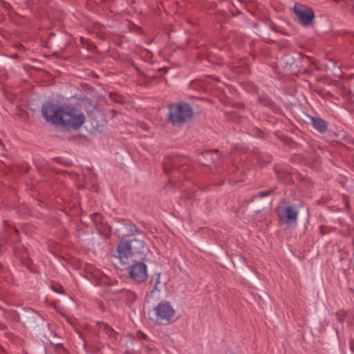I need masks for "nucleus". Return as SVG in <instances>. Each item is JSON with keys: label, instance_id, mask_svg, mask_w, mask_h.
<instances>
[{"label": "nucleus", "instance_id": "obj_1", "mask_svg": "<svg viewBox=\"0 0 354 354\" xmlns=\"http://www.w3.org/2000/svg\"><path fill=\"white\" fill-rule=\"evenodd\" d=\"M41 112L47 122L67 131L80 129L86 120L81 110L72 106H62L50 102L43 104Z\"/></svg>", "mask_w": 354, "mask_h": 354}, {"label": "nucleus", "instance_id": "obj_2", "mask_svg": "<svg viewBox=\"0 0 354 354\" xmlns=\"http://www.w3.org/2000/svg\"><path fill=\"white\" fill-rule=\"evenodd\" d=\"M145 233H138V236L129 241L122 240L117 246L114 257L117 258L121 264L126 265L133 255L145 254L148 250L145 245Z\"/></svg>", "mask_w": 354, "mask_h": 354}, {"label": "nucleus", "instance_id": "obj_3", "mask_svg": "<svg viewBox=\"0 0 354 354\" xmlns=\"http://www.w3.org/2000/svg\"><path fill=\"white\" fill-rule=\"evenodd\" d=\"M169 110V120L174 124L185 122L193 114L191 106L185 103L171 105Z\"/></svg>", "mask_w": 354, "mask_h": 354}, {"label": "nucleus", "instance_id": "obj_4", "mask_svg": "<svg viewBox=\"0 0 354 354\" xmlns=\"http://www.w3.org/2000/svg\"><path fill=\"white\" fill-rule=\"evenodd\" d=\"M154 310L156 315V322L159 324H167L175 314V310L167 301L158 304Z\"/></svg>", "mask_w": 354, "mask_h": 354}, {"label": "nucleus", "instance_id": "obj_5", "mask_svg": "<svg viewBox=\"0 0 354 354\" xmlns=\"http://www.w3.org/2000/svg\"><path fill=\"white\" fill-rule=\"evenodd\" d=\"M293 12L299 18V21L304 26H310L315 18L314 11L309 7L301 3H295Z\"/></svg>", "mask_w": 354, "mask_h": 354}, {"label": "nucleus", "instance_id": "obj_6", "mask_svg": "<svg viewBox=\"0 0 354 354\" xmlns=\"http://www.w3.org/2000/svg\"><path fill=\"white\" fill-rule=\"evenodd\" d=\"M129 273L135 281L142 283L147 277V266L142 262H134L129 268Z\"/></svg>", "mask_w": 354, "mask_h": 354}, {"label": "nucleus", "instance_id": "obj_7", "mask_svg": "<svg viewBox=\"0 0 354 354\" xmlns=\"http://www.w3.org/2000/svg\"><path fill=\"white\" fill-rule=\"evenodd\" d=\"M299 211L293 205H289L283 208L279 214L281 223L288 225H295L297 223Z\"/></svg>", "mask_w": 354, "mask_h": 354}, {"label": "nucleus", "instance_id": "obj_8", "mask_svg": "<svg viewBox=\"0 0 354 354\" xmlns=\"http://www.w3.org/2000/svg\"><path fill=\"white\" fill-rule=\"evenodd\" d=\"M311 122L313 127L320 133H324L326 131L327 123L322 118H311Z\"/></svg>", "mask_w": 354, "mask_h": 354}, {"label": "nucleus", "instance_id": "obj_9", "mask_svg": "<svg viewBox=\"0 0 354 354\" xmlns=\"http://www.w3.org/2000/svg\"><path fill=\"white\" fill-rule=\"evenodd\" d=\"M127 236H138V233H144L138 229V227L133 223H127L124 226Z\"/></svg>", "mask_w": 354, "mask_h": 354}, {"label": "nucleus", "instance_id": "obj_10", "mask_svg": "<svg viewBox=\"0 0 354 354\" xmlns=\"http://www.w3.org/2000/svg\"><path fill=\"white\" fill-rule=\"evenodd\" d=\"M180 158H167L164 161V167H165V171L166 173H168L169 167L171 165V167L174 168H177L178 169H180L179 168V163H180Z\"/></svg>", "mask_w": 354, "mask_h": 354}, {"label": "nucleus", "instance_id": "obj_11", "mask_svg": "<svg viewBox=\"0 0 354 354\" xmlns=\"http://www.w3.org/2000/svg\"><path fill=\"white\" fill-rule=\"evenodd\" d=\"M104 330H105L106 333L110 337L115 338V336H116L117 333L113 330V328H111V327H109L108 325L106 324L104 326Z\"/></svg>", "mask_w": 354, "mask_h": 354}, {"label": "nucleus", "instance_id": "obj_12", "mask_svg": "<svg viewBox=\"0 0 354 354\" xmlns=\"http://www.w3.org/2000/svg\"><path fill=\"white\" fill-rule=\"evenodd\" d=\"M155 284H154V286H153V292L154 290H157V291H159L160 289L158 288V284L160 283V273H157L155 276Z\"/></svg>", "mask_w": 354, "mask_h": 354}, {"label": "nucleus", "instance_id": "obj_13", "mask_svg": "<svg viewBox=\"0 0 354 354\" xmlns=\"http://www.w3.org/2000/svg\"><path fill=\"white\" fill-rule=\"evenodd\" d=\"M217 153H218V150H215L214 151H205L203 153V156H205V157H207V158L210 157V158H212L213 159V157H212L213 154H214V153L217 154Z\"/></svg>", "mask_w": 354, "mask_h": 354}, {"label": "nucleus", "instance_id": "obj_14", "mask_svg": "<svg viewBox=\"0 0 354 354\" xmlns=\"http://www.w3.org/2000/svg\"><path fill=\"white\" fill-rule=\"evenodd\" d=\"M272 192H273V189H270V190L266 191V192H259L257 194V196L259 197V198H263L264 196H268Z\"/></svg>", "mask_w": 354, "mask_h": 354}, {"label": "nucleus", "instance_id": "obj_15", "mask_svg": "<svg viewBox=\"0 0 354 354\" xmlns=\"http://www.w3.org/2000/svg\"><path fill=\"white\" fill-rule=\"evenodd\" d=\"M336 317L339 322H342L344 320L345 313L343 311L337 312Z\"/></svg>", "mask_w": 354, "mask_h": 354}, {"label": "nucleus", "instance_id": "obj_16", "mask_svg": "<svg viewBox=\"0 0 354 354\" xmlns=\"http://www.w3.org/2000/svg\"><path fill=\"white\" fill-rule=\"evenodd\" d=\"M94 216H95L96 218H100V216H100V214H95L94 215Z\"/></svg>", "mask_w": 354, "mask_h": 354}, {"label": "nucleus", "instance_id": "obj_17", "mask_svg": "<svg viewBox=\"0 0 354 354\" xmlns=\"http://www.w3.org/2000/svg\"><path fill=\"white\" fill-rule=\"evenodd\" d=\"M53 290H54L55 291H56L57 292H61L59 290L55 289V288H53Z\"/></svg>", "mask_w": 354, "mask_h": 354}, {"label": "nucleus", "instance_id": "obj_18", "mask_svg": "<svg viewBox=\"0 0 354 354\" xmlns=\"http://www.w3.org/2000/svg\"><path fill=\"white\" fill-rule=\"evenodd\" d=\"M351 12L352 14L354 15V6L353 7L352 10H351Z\"/></svg>", "mask_w": 354, "mask_h": 354}, {"label": "nucleus", "instance_id": "obj_19", "mask_svg": "<svg viewBox=\"0 0 354 354\" xmlns=\"http://www.w3.org/2000/svg\"><path fill=\"white\" fill-rule=\"evenodd\" d=\"M15 232L17 234L18 231L17 230H15Z\"/></svg>", "mask_w": 354, "mask_h": 354}]
</instances>
